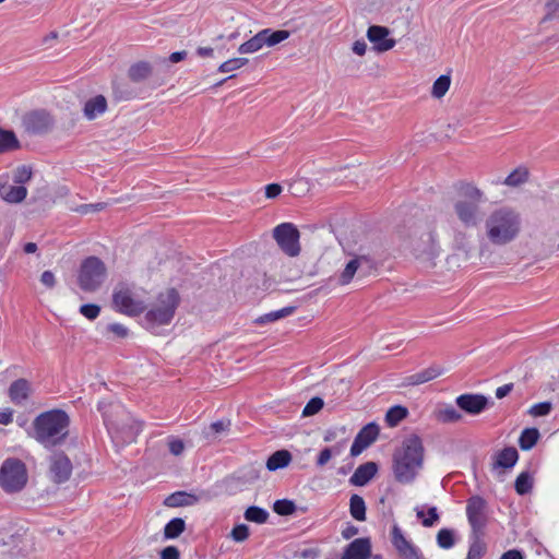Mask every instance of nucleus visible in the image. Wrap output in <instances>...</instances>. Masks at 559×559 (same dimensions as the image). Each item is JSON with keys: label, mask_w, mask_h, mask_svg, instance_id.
<instances>
[{"label": "nucleus", "mask_w": 559, "mask_h": 559, "mask_svg": "<svg viewBox=\"0 0 559 559\" xmlns=\"http://www.w3.org/2000/svg\"><path fill=\"white\" fill-rule=\"evenodd\" d=\"M20 146L13 131L3 130L0 128V153L15 150Z\"/></svg>", "instance_id": "obj_38"}, {"label": "nucleus", "mask_w": 559, "mask_h": 559, "mask_svg": "<svg viewBox=\"0 0 559 559\" xmlns=\"http://www.w3.org/2000/svg\"><path fill=\"white\" fill-rule=\"evenodd\" d=\"M409 246L416 258H435L439 253L435 224L425 222L417 225L411 234Z\"/></svg>", "instance_id": "obj_8"}, {"label": "nucleus", "mask_w": 559, "mask_h": 559, "mask_svg": "<svg viewBox=\"0 0 559 559\" xmlns=\"http://www.w3.org/2000/svg\"><path fill=\"white\" fill-rule=\"evenodd\" d=\"M426 518L427 519H423L421 524L425 527H431L439 520V514H438L437 508L436 507H430L428 509V516H426Z\"/></svg>", "instance_id": "obj_54"}, {"label": "nucleus", "mask_w": 559, "mask_h": 559, "mask_svg": "<svg viewBox=\"0 0 559 559\" xmlns=\"http://www.w3.org/2000/svg\"><path fill=\"white\" fill-rule=\"evenodd\" d=\"M500 559H524L522 552L518 549H510L503 552Z\"/></svg>", "instance_id": "obj_64"}, {"label": "nucleus", "mask_w": 559, "mask_h": 559, "mask_svg": "<svg viewBox=\"0 0 559 559\" xmlns=\"http://www.w3.org/2000/svg\"><path fill=\"white\" fill-rule=\"evenodd\" d=\"M185 445L183 442L179 439L171 440L169 442V451L174 455H180L183 452Z\"/></svg>", "instance_id": "obj_61"}, {"label": "nucleus", "mask_w": 559, "mask_h": 559, "mask_svg": "<svg viewBox=\"0 0 559 559\" xmlns=\"http://www.w3.org/2000/svg\"><path fill=\"white\" fill-rule=\"evenodd\" d=\"M391 543L400 559H426L423 551L405 537L397 524L392 526Z\"/></svg>", "instance_id": "obj_14"}, {"label": "nucleus", "mask_w": 559, "mask_h": 559, "mask_svg": "<svg viewBox=\"0 0 559 559\" xmlns=\"http://www.w3.org/2000/svg\"><path fill=\"white\" fill-rule=\"evenodd\" d=\"M263 46H265L263 32L260 31L249 40L241 44L238 48V51L242 55L245 53H253L260 50Z\"/></svg>", "instance_id": "obj_32"}, {"label": "nucleus", "mask_w": 559, "mask_h": 559, "mask_svg": "<svg viewBox=\"0 0 559 559\" xmlns=\"http://www.w3.org/2000/svg\"><path fill=\"white\" fill-rule=\"evenodd\" d=\"M112 305L117 311L130 317L139 316L146 308L144 301L136 298L134 292L124 283L116 286Z\"/></svg>", "instance_id": "obj_11"}, {"label": "nucleus", "mask_w": 559, "mask_h": 559, "mask_svg": "<svg viewBox=\"0 0 559 559\" xmlns=\"http://www.w3.org/2000/svg\"><path fill=\"white\" fill-rule=\"evenodd\" d=\"M248 61L249 60L247 58H233V59H229V60L223 62L218 67V72L227 73V72H231V71L238 70V69L242 68L243 66H246L248 63Z\"/></svg>", "instance_id": "obj_46"}, {"label": "nucleus", "mask_w": 559, "mask_h": 559, "mask_svg": "<svg viewBox=\"0 0 559 559\" xmlns=\"http://www.w3.org/2000/svg\"><path fill=\"white\" fill-rule=\"evenodd\" d=\"M349 513L356 521L366 520V503L361 496L352 495L349 499Z\"/></svg>", "instance_id": "obj_30"}, {"label": "nucleus", "mask_w": 559, "mask_h": 559, "mask_svg": "<svg viewBox=\"0 0 559 559\" xmlns=\"http://www.w3.org/2000/svg\"><path fill=\"white\" fill-rule=\"evenodd\" d=\"M528 179V171L526 168L514 169L503 181L506 186L518 187Z\"/></svg>", "instance_id": "obj_42"}, {"label": "nucleus", "mask_w": 559, "mask_h": 559, "mask_svg": "<svg viewBox=\"0 0 559 559\" xmlns=\"http://www.w3.org/2000/svg\"><path fill=\"white\" fill-rule=\"evenodd\" d=\"M442 374V369L436 366H431L425 370H421L417 373L411 374L405 378V385H419L426 383L430 380L436 379L437 377Z\"/></svg>", "instance_id": "obj_25"}, {"label": "nucleus", "mask_w": 559, "mask_h": 559, "mask_svg": "<svg viewBox=\"0 0 559 559\" xmlns=\"http://www.w3.org/2000/svg\"><path fill=\"white\" fill-rule=\"evenodd\" d=\"M249 535L250 531L246 524H238L230 532V537L237 543L245 542Z\"/></svg>", "instance_id": "obj_48"}, {"label": "nucleus", "mask_w": 559, "mask_h": 559, "mask_svg": "<svg viewBox=\"0 0 559 559\" xmlns=\"http://www.w3.org/2000/svg\"><path fill=\"white\" fill-rule=\"evenodd\" d=\"M295 310H296V307L289 306V307H285L280 310H276V311H271L269 313H265V314L259 317L255 320V323L264 324V323H269V322H274L276 320H280L282 318L293 314Z\"/></svg>", "instance_id": "obj_36"}, {"label": "nucleus", "mask_w": 559, "mask_h": 559, "mask_svg": "<svg viewBox=\"0 0 559 559\" xmlns=\"http://www.w3.org/2000/svg\"><path fill=\"white\" fill-rule=\"evenodd\" d=\"M199 501V498L186 491H176L169 495L165 500L164 504L169 508L193 506Z\"/></svg>", "instance_id": "obj_26"}, {"label": "nucleus", "mask_w": 559, "mask_h": 559, "mask_svg": "<svg viewBox=\"0 0 559 559\" xmlns=\"http://www.w3.org/2000/svg\"><path fill=\"white\" fill-rule=\"evenodd\" d=\"M273 510L278 515H290L296 511V504L292 500L280 499L274 502Z\"/></svg>", "instance_id": "obj_44"}, {"label": "nucleus", "mask_w": 559, "mask_h": 559, "mask_svg": "<svg viewBox=\"0 0 559 559\" xmlns=\"http://www.w3.org/2000/svg\"><path fill=\"white\" fill-rule=\"evenodd\" d=\"M519 459L518 450L513 447H507L493 456L492 468H511Z\"/></svg>", "instance_id": "obj_23"}, {"label": "nucleus", "mask_w": 559, "mask_h": 559, "mask_svg": "<svg viewBox=\"0 0 559 559\" xmlns=\"http://www.w3.org/2000/svg\"><path fill=\"white\" fill-rule=\"evenodd\" d=\"M370 556L371 542L368 537H361L346 546L341 559H369Z\"/></svg>", "instance_id": "obj_20"}, {"label": "nucleus", "mask_w": 559, "mask_h": 559, "mask_svg": "<svg viewBox=\"0 0 559 559\" xmlns=\"http://www.w3.org/2000/svg\"><path fill=\"white\" fill-rule=\"evenodd\" d=\"M389 34V28L379 25H372L367 31L368 39L374 44V49L379 52L388 51L395 46V39L388 38Z\"/></svg>", "instance_id": "obj_19"}, {"label": "nucleus", "mask_w": 559, "mask_h": 559, "mask_svg": "<svg viewBox=\"0 0 559 559\" xmlns=\"http://www.w3.org/2000/svg\"><path fill=\"white\" fill-rule=\"evenodd\" d=\"M100 307L95 304H86L82 305L80 308V313L83 314L88 320H94L99 316Z\"/></svg>", "instance_id": "obj_52"}, {"label": "nucleus", "mask_w": 559, "mask_h": 559, "mask_svg": "<svg viewBox=\"0 0 559 559\" xmlns=\"http://www.w3.org/2000/svg\"><path fill=\"white\" fill-rule=\"evenodd\" d=\"M486 500L480 496H473L467 500L466 515L472 527V535L475 539H480L483 531L487 523Z\"/></svg>", "instance_id": "obj_13"}, {"label": "nucleus", "mask_w": 559, "mask_h": 559, "mask_svg": "<svg viewBox=\"0 0 559 559\" xmlns=\"http://www.w3.org/2000/svg\"><path fill=\"white\" fill-rule=\"evenodd\" d=\"M551 408H552V404L550 402H542V403H537V404L533 405L528 409V414L534 417L546 416L550 413Z\"/></svg>", "instance_id": "obj_51"}, {"label": "nucleus", "mask_w": 559, "mask_h": 559, "mask_svg": "<svg viewBox=\"0 0 559 559\" xmlns=\"http://www.w3.org/2000/svg\"><path fill=\"white\" fill-rule=\"evenodd\" d=\"M352 49H353L354 53H356L358 56H364L367 50V44L365 43V40H356L353 44Z\"/></svg>", "instance_id": "obj_63"}, {"label": "nucleus", "mask_w": 559, "mask_h": 559, "mask_svg": "<svg viewBox=\"0 0 559 559\" xmlns=\"http://www.w3.org/2000/svg\"><path fill=\"white\" fill-rule=\"evenodd\" d=\"M515 491L524 496L533 489V477L528 472H522L515 479L514 483Z\"/></svg>", "instance_id": "obj_39"}, {"label": "nucleus", "mask_w": 559, "mask_h": 559, "mask_svg": "<svg viewBox=\"0 0 559 559\" xmlns=\"http://www.w3.org/2000/svg\"><path fill=\"white\" fill-rule=\"evenodd\" d=\"M456 405L469 415H478L486 409L488 400L481 394H462L455 400Z\"/></svg>", "instance_id": "obj_18"}, {"label": "nucleus", "mask_w": 559, "mask_h": 559, "mask_svg": "<svg viewBox=\"0 0 559 559\" xmlns=\"http://www.w3.org/2000/svg\"><path fill=\"white\" fill-rule=\"evenodd\" d=\"M243 516L249 522L263 524L269 519V512L260 507L251 506V507L247 508Z\"/></svg>", "instance_id": "obj_40"}, {"label": "nucleus", "mask_w": 559, "mask_h": 559, "mask_svg": "<svg viewBox=\"0 0 559 559\" xmlns=\"http://www.w3.org/2000/svg\"><path fill=\"white\" fill-rule=\"evenodd\" d=\"M53 122V118L46 110H34L24 118L26 131L33 134L48 132L52 128Z\"/></svg>", "instance_id": "obj_16"}, {"label": "nucleus", "mask_w": 559, "mask_h": 559, "mask_svg": "<svg viewBox=\"0 0 559 559\" xmlns=\"http://www.w3.org/2000/svg\"><path fill=\"white\" fill-rule=\"evenodd\" d=\"M438 546L443 549H449L454 546V533L449 528H441L437 534Z\"/></svg>", "instance_id": "obj_43"}, {"label": "nucleus", "mask_w": 559, "mask_h": 559, "mask_svg": "<svg viewBox=\"0 0 559 559\" xmlns=\"http://www.w3.org/2000/svg\"><path fill=\"white\" fill-rule=\"evenodd\" d=\"M324 406V402L321 397H312L304 407L302 416L308 417L319 413Z\"/></svg>", "instance_id": "obj_47"}, {"label": "nucleus", "mask_w": 559, "mask_h": 559, "mask_svg": "<svg viewBox=\"0 0 559 559\" xmlns=\"http://www.w3.org/2000/svg\"><path fill=\"white\" fill-rule=\"evenodd\" d=\"M540 433L537 428H525L519 438V445L522 450H531L538 441Z\"/></svg>", "instance_id": "obj_31"}, {"label": "nucleus", "mask_w": 559, "mask_h": 559, "mask_svg": "<svg viewBox=\"0 0 559 559\" xmlns=\"http://www.w3.org/2000/svg\"><path fill=\"white\" fill-rule=\"evenodd\" d=\"M282 192V187L278 183H270L265 187V197L269 199H274L278 197Z\"/></svg>", "instance_id": "obj_59"}, {"label": "nucleus", "mask_w": 559, "mask_h": 559, "mask_svg": "<svg viewBox=\"0 0 559 559\" xmlns=\"http://www.w3.org/2000/svg\"><path fill=\"white\" fill-rule=\"evenodd\" d=\"M27 195V189L23 186H10L7 182H0V198L9 203H20Z\"/></svg>", "instance_id": "obj_24"}, {"label": "nucleus", "mask_w": 559, "mask_h": 559, "mask_svg": "<svg viewBox=\"0 0 559 559\" xmlns=\"http://www.w3.org/2000/svg\"><path fill=\"white\" fill-rule=\"evenodd\" d=\"M456 191L457 197L453 203L456 218L465 228L477 227L485 216L480 207L487 201L485 193L469 182H461Z\"/></svg>", "instance_id": "obj_3"}, {"label": "nucleus", "mask_w": 559, "mask_h": 559, "mask_svg": "<svg viewBox=\"0 0 559 559\" xmlns=\"http://www.w3.org/2000/svg\"><path fill=\"white\" fill-rule=\"evenodd\" d=\"M520 214L509 207H500L485 219V235L493 246H506L515 240L521 231Z\"/></svg>", "instance_id": "obj_5"}, {"label": "nucleus", "mask_w": 559, "mask_h": 559, "mask_svg": "<svg viewBox=\"0 0 559 559\" xmlns=\"http://www.w3.org/2000/svg\"><path fill=\"white\" fill-rule=\"evenodd\" d=\"M262 32L264 35L265 46H267V47H273V46L284 41L290 35V33L286 29L273 31L271 28H264V29H262Z\"/></svg>", "instance_id": "obj_34"}, {"label": "nucleus", "mask_w": 559, "mask_h": 559, "mask_svg": "<svg viewBox=\"0 0 559 559\" xmlns=\"http://www.w3.org/2000/svg\"><path fill=\"white\" fill-rule=\"evenodd\" d=\"M104 423L111 438L119 443H131L142 430V424L136 421L121 404L98 403Z\"/></svg>", "instance_id": "obj_2"}, {"label": "nucleus", "mask_w": 559, "mask_h": 559, "mask_svg": "<svg viewBox=\"0 0 559 559\" xmlns=\"http://www.w3.org/2000/svg\"><path fill=\"white\" fill-rule=\"evenodd\" d=\"M29 382L26 379L13 381L9 388V396L15 404H21L28 397Z\"/></svg>", "instance_id": "obj_27"}, {"label": "nucleus", "mask_w": 559, "mask_h": 559, "mask_svg": "<svg viewBox=\"0 0 559 559\" xmlns=\"http://www.w3.org/2000/svg\"><path fill=\"white\" fill-rule=\"evenodd\" d=\"M27 483L25 464L19 459H8L0 468V485L7 492L21 491Z\"/></svg>", "instance_id": "obj_10"}, {"label": "nucleus", "mask_w": 559, "mask_h": 559, "mask_svg": "<svg viewBox=\"0 0 559 559\" xmlns=\"http://www.w3.org/2000/svg\"><path fill=\"white\" fill-rule=\"evenodd\" d=\"M151 73V64L146 61H139L129 68L128 76L132 82L139 83L147 79Z\"/></svg>", "instance_id": "obj_29"}, {"label": "nucleus", "mask_w": 559, "mask_h": 559, "mask_svg": "<svg viewBox=\"0 0 559 559\" xmlns=\"http://www.w3.org/2000/svg\"><path fill=\"white\" fill-rule=\"evenodd\" d=\"M107 267L97 257L91 255L84 259L80 265L78 284L83 292H95L105 282Z\"/></svg>", "instance_id": "obj_9"}, {"label": "nucleus", "mask_w": 559, "mask_h": 559, "mask_svg": "<svg viewBox=\"0 0 559 559\" xmlns=\"http://www.w3.org/2000/svg\"><path fill=\"white\" fill-rule=\"evenodd\" d=\"M545 12L543 21L559 19V0H548L545 4Z\"/></svg>", "instance_id": "obj_49"}, {"label": "nucleus", "mask_w": 559, "mask_h": 559, "mask_svg": "<svg viewBox=\"0 0 559 559\" xmlns=\"http://www.w3.org/2000/svg\"><path fill=\"white\" fill-rule=\"evenodd\" d=\"M160 559H180V552L175 546H167L160 552Z\"/></svg>", "instance_id": "obj_55"}, {"label": "nucleus", "mask_w": 559, "mask_h": 559, "mask_svg": "<svg viewBox=\"0 0 559 559\" xmlns=\"http://www.w3.org/2000/svg\"><path fill=\"white\" fill-rule=\"evenodd\" d=\"M108 108L107 99L104 95H96L87 99L83 107V115L87 120H94L103 115Z\"/></svg>", "instance_id": "obj_22"}, {"label": "nucleus", "mask_w": 559, "mask_h": 559, "mask_svg": "<svg viewBox=\"0 0 559 559\" xmlns=\"http://www.w3.org/2000/svg\"><path fill=\"white\" fill-rule=\"evenodd\" d=\"M333 455V450L330 448H324L320 451L316 464L318 467H323L328 464V462L331 460Z\"/></svg>", "instance_id": "obj_53"}, {"label": "nucleus", "mask_w": 559, "mask_h": 559, "mask_svg": "<svg viewBox=\"0 0 559 559\" xmlns=\"http://www.w3.org/2000/svg\"><path fill=\"white\" fill-rule=\"evenodd\" d=\"M292 462V454L288 450H277L272 453L266 461V468L270 472H275L284 468Z\"/></svg>", "instance_id": "obj_28"}, {"label": "nucleus", "mask_w": 559, "mask_h": 559, "mask_svg": "<svg viewBox=\"0 0 559 559\" xmlns=\"http://www.w3.org/2000/svg\"><path fill=\"white\" fill-rule=\"evenodd\" d=\"M436 418L443 424L457 423L462 419V415L452 405H447L436 412Z\"/></svg>", "instance_id": "obj_33"}, {"label": "nucleus", "mask_w": 559, "mask_h": 559, "mask_svg": "<svg viewBox=\"0 0 559 559\" xmlns=\"http://www.w3.org/2000/svg\"><path fill=\"white\" fill-rule=\"evenodd\" d=\"M40 282L48 288H52L56 285V278L51 271H45L40 275Z\"/></svg>", "instance_id": "obj_58"}, {"label": "nucleus", "mask_w": 559, "mask_h": 559, "mask_svg": "<svg viewBox=\"0 0 559 559\" xmlns=\"http://www.w3.org/2000/svg\"><path fill=\"white\" fill-rule=\"evenodd\" d=\"M273 237L278 247L288 257H297L300 252V233L293 223H282L273 229Z\"/></svg>", "instance_id": "obj_12"}, {"label": "nucleus", "mask_w": 559, "mask_h": 559, "mask_svg": "<svg viewBox=\"0 0 559 559\" xmlns=\"http://www.w3.org/2000/svg\"><path fill=\"white\" fill-rule=\"evenodd\" d=\"M379 426L376 423H369L364 426L354 439L350 447V455L358 456L365 449L371 445L379 436Z\"/></svg>", "instance_id": "obj_17"}, {"label": "nucleus", "mask_w": 559, "mask_h": 559, "mask_svg": "<svg viewBox=\"0 0 559 559\" xmlns=\"http://www.w3.org/2000/svg\"><path fill=\"white\" fill-rule=\"evenodd\" d=\"M185 530V520L181 518H175L165 525L164 536L167 539H174L177 538Z\"/></svg>", "instance_id": "obj_37"}, {"label": "nucleus", "mask_w": 559, "mask_h": 559, "mask_svg": "<svg viewBox=\"0 0 559 559\" xmlns=\"http://www.w3.org/2000/svg\"><path fill=\"white\" fill-rule=\"evenodd\" d=\"M107 329L121 338L128 335V329L120 323H110Z\"/></svg>", "instance_id": "obj_57"}, {"label": "nucleus", "mask_w": 559, "mask_h": 559, "mask_svg": "<svg viewBox=\"0 0 559 559\" xmlns=\"http://www.w3.org/2000/svg\"><path fill=\"white\" fill-rule=\"evenodd\" d=\"M229 426H230V421L229 420H227V421H225V420H217V421L211 424L210 429L214 433H221L223 431L228 430Z\"/></svg>", "instance_id": "obj_60"}, {"label": "nucleus", "mask_w": 559, "mask_h": 559, "mask_svg": "<svg viewBox=\"0 0 559 559\" xmlns=\"http://www.w3.org/2000/svg\"><path fill=\"white\" fill-rule=\"evenodd\" d=\"M408 415V411L406 407L401 405H395L389 408V411L385 414V421L389 427H395L399 425L400 421H402L404 418H406Z\"/></svg>", "instance_id": "obj_35"}, {"label": "nucleus", "mask_w": 559, "mask_h": 559, "mask_svg": "<svg viewBox=\"0 0 559 559\" xmlns=\"http://www.w3.org/2000/svg\"><path fill=\"white\" fill-rule=\"evenodd\" d=\"M105 203L84 204L81 206V213L87 214L90 212H98L105 209Z\"/></svg>", "instance_id": "obj_62"}, {"label": "nucleus", "mask_w": 559, "mask_h": 559, "mask_svg": "<svg viewBox=\"0 0 559 559\" xmlns=\"http://www.w3.org/2000/svg\"><path fill=\"white\" fill-rule=\"evenodd\" d=\"M50 478L56 484L66 483L72 474V463L63 452H56L49 460Z\"/></svg>", "instance_id": "obj_15"}, {"label": "nucleus", "mask_w": 559, "mask_h": 559, "mask_svg": "<svg viewBox=\"0 0 559 559\" xmlns=\"http://www.w3.org/2000/svg\"><path fill=\"white\" fill-rule=\"evenodd\" d=\"M451 84V79L449 75L443 74L440 75L432 85L431 95L435 98H441L445 95V93L449 91Z\"/></svg>", "instance_id": "obj_41"}, {"label": "nucleus", "mask_w": 559, "mask_h": 559, "mask_svg": "<svg viewBox=\"0 0 559 559\" xmlns=\"http://www.w3.org/2000/svg\"><path fill=\"white\" fill-rule=\"evenodd\" d=\"M32 168L27 165L19 166L13 174V181L19 186H23L32 179Z\"/></svg>", "instance_id": "obj_45"}, {"label": "nucleus", "mask_w": 559, "mask_h": 559, "mask_svg": "<svg viewBox=\"0 0 559 559\" xmlns=\"http://www.w3.org/2000/svg\"><path fill=\"white\" fill-rule=\"evenodd\" d=\"M378 263L369 254L350 253L344 269L337 275V283L341 286L348 285L353 281H364L377 274Z\"/></svg>", "instance_id": "obj_7"}, {"label": "nucleus", "mask_w": 559, "mask_h": 559, "mask_svg": "<svg viewBox=\"0 0 559 559\" xmlns=\"http://www.w3.org/2000/svg\"><path fill=\"white\" fill-rule=\"evenodd\" d=\"M69 426L70 417L64 411L44 412L33 421L34 438L45 448H53L64 442Z\"/></svg>", "instance_id": "obj_4"}, {"label": "nucleus", "mask_w": 559, "mask_h": 559, "mask_svg": "<svg viewBox=\"0 0 559 559\" xmlns=\"http://www.w3.org/2000/svg\"><path fill=\"white\" fill-rule=\"evenodd\" d=\"M180 296L177 289L167 288L160 292L153 307L145 313L144 320L147 329L153 330L159 325H166L174 319Z\"/></svg>", "instance_id": "obj_6"}, {"label": "nucleus", "mask_w": 559, "mask_h": 559, "mask_svg": "<svg viewBox=\"0 0 559 559\" xmlns=\"http://www.w3.org/2000/svg\"><path fill=\"white\" fill-rule=\"evenodd\" d=\"M319 548H306L298 552L299 558L301 559H318L320 557Z\"/></svg>", "instance_id": "obj_56"}, {"label": "nucleus", "mask_w": 559, "mask_h": 559, "mask_svg": "<svg viewBox=\"0 0 559 559\" xmlns=\"http://www.w3.org/2000/svg\"><path fill=\"white\" fill-rule=\"evenodd\" d=\"M485 546L480 544L479 539H475L468 548L466 559H481L485 555Z\"/></svg>", "instance_id": "obj_50"}, {"label": "nucleus", "mask_w": 559, "mask_h": 559, "mask_svg": "<svg viewBox=\"0 0 559 559\" xmlns=\"http://www.w3.org/2000/svg\"><path fill=\"white\" fill-rule=\"evenodd\" d=\"M425 448L417 435L405 438L393 454V474L397 483L412 484L424 466Z\"/></svg>", "instance_id": "obj_1"}, {"label": "nucleus", "mask_w": 559, "mask_h": 559, "mask_svg": "<svg viewBox=\"0 0 559 559\" xmlns=\"http://www.w3.org/2000/svg\"><path fill=\"white\" fill-rule=\"evenodd\" d=\"M378 465L374 462H366L359 465L349 478L353 486L367 485L377 474Z\"/></svg>", "instance_id": "obj_21"}]
</instances>
